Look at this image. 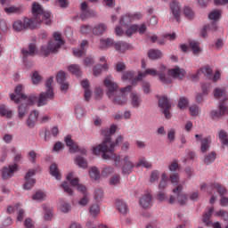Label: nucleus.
Returning a JSON list of instances; mask_svg holds the SVG:
<instances>
[{"label":"nucleus","mask_w":228,"mask_h":228,"mask_svg":"<svg viewBox=\"0 0 228 228\" xmlns=\"http://www.w3.org/2000/svg\"><path fill=\"white\" fill-rule=\"evenodd\" d=\"M109 99H110L113 104H118V106H124L125 104H127V94L116 93Z\"/></svg>","instance_id":"11"},{"label":"nucleus","mask_w":228,"mask_h":228,"mask_svg":"<svg viewBox=\"0 0 228 228\" xmlns=\"http://www.w3.org/2000/svg\"><path fill=\"white\" fill-rule=\"evenodd\" d=\"M114 47H115L116 51H118V53L122 54V53H126V51H127V49H129V45L124 41H118V42L114 43Z\"/></svg>","instance_id":"27"},{"label":"nucleus","mask_w":228,"mask_h":228,"mask_svg":"<svg viewBox=\"0 0 228 228\" xmlns=\"http://www.w3.org/2000/svg\"><path fill=\"white\" fill-rule=\"evenodd\" d=\"M117 125H111L110 128L103 130L102 134L105 136L102 143L93 148V154L97 156V154H102V159H113L115 167H120V155L115 154V150L117 147L124 142V136L119 135L117 137L116 141H111V136L117 133Z\"/></svg>","instance_id":"1"},{"label":"nucleus","mask_w":228,"mask_h":228,"mask_svg":"<svg viewBox=\"0 0 228 228\" xmlns=\"http://www.w3.org/2000/svg\"><path fill=\"white\" fill-rule=\"evenodd\" d=\"M25 228H35V223L30 217H27L24 221Z\"/></svg>","instance_id":"63"},{"label":"nucleus","mask_w":228,"mask_h":228,"mask_svg":"<svg viewBox=\"0 0 228 228\" xmlns=\"http://www.w3.org/2000/svg\"><path fill=\"white\" fill-rule=\"evenodd\" d=\"M61 211L62 213H69L70 211V204L67 202H62L61 204Z\"/></svg>","instance_id":"64"},{"label":"nucleus","mask_w":228,"mask_h":228,"mask_svg":"<svg viewBox=\"0 0 228 228\" xmlns=\"http://www.w3.org/2000/svg\"><path fill=\"white\" fill-rule=\"evenodd\" d=\"M11 101H14L16 104L19 102H28V105L37 103V98L35 94H29L28 96L24 94V87L22 85H18L15 88V94L10 95Z\"/></svg>","instance_id":"3"},{"label":"nucleus","mask_w":228,"mask_h":228,"mask_svg":"<svg viewBox=\"0 0 228 228\" xmlns=\"http://www.w3.org/2000/svg\"><path fill=\"white\" fill-rule=\"evenodd\" d=\"M210 147H211V136H207L200 139V151L203 154H206V152H208Z\"/></svg>","instance_id":"26"},{"label":"nucleus","mask_w":228,"mask_h":228,"mask_svg":"<svg viewBox=\"0 0 228 228\" xmlns=\"http://www.w3.org/2000/svg\"><path fill=\"white\" fill-rule=\"evenodd\" d=\"M100 213H101V207H99V204L94 203L90 207L89 214H90V216H93V218H97Z\"/></svg>","instance_id":"35"},{"label":"nucleus","mask_w":228,"mask_h":228,"mask_svg":"<svg viewBox=\"0 0 228 228\" xmlns=\"http://www.w3.org/2000/svg\"><path fill=\"white\" fill-rule=\"evenodd\" d=\"M121 165L122 174L124 175H129V174H133L134 162L131 160V157H129V155H126L123 158Z\"/></svg>","instance_id":"7"},{"label":"nucleus","mask_w":228,"mask_h":228,"mask_svg":"<svg viewBox=\"0 0 228 228\" xmlns=\"http://www.w3.org/2000/svg\"><path fill=\"white\" fill-rule=\"evenodd\" d=\"M213 187L216 188L217 193H219V195H221V197H224V195H225V193H227V189H225L220 183H214Z\"/></svg>","instance_id":"49"},{"label":"nucleus","mask_w":228,"mask_h":228,"mask_svg":"<svg viewBox=\"0 0 228 228\" xmlns=\"http://www.w3.org/2000/svg\"><path fill=\"white\" fill-rule=\"evenodd\" d=\"M61 44H63L61 34L56 32L53 36V39L48 42V45L41 47L40 54H42V56H49V54L56 53V51L61 47Z\"/></svg>","instance_id":"4"},{"label":"nucleus","mask_w":228,"mask_h":228,"mask_svg":"<svg viewBox=\"0 0 228 228\" xmlns=\"http://www.w3.org/2000/svg\"><path fill=\"white\" fill-rule=\"evenodd\" d=\"M110 183L111 186H117V184L120 183V175H115L112 177H110Z\"/></svg>","instance_id":"61"},{"label":"nucleus","mask_w":228,"mask_h":228,"mask_svg":"<svg viewBox=\"0 0 228 228\" xmlns=\"http://www.w3.org/2000/svg\"><path fill=\"white\" fill-rule=\"evenodd\" d=\"M75 115L77 117V118H81V117L85 115V110H83L80 105H77L75 107Z\"/></svg>","instance_id":"60"},{"label":"nucleus","mask_w":228,"mask_h":228,"mask_svg":"<svg viewBox=\"0 0 228 228\" xmlns=\"http://www.w3.org/2000/svg\"><path fill=\"white\" fill-rule=\"evenodd\" d=\"M65 143L67 147L69 148V152H80V154H86V151L85 149H79V146L72 140V137L69 135L64 138Z\"/></svg>","instance_id":"10"},{"label":"nucleus","mask_w":228,"mask_h":228,"mask_svg":"<svg viewBox=\"0 0 228 228\" xmlns=\"http://www.w3.org/2000/svg\"><path fill=\"white\" fill-rule=\"evenodd\" d=\"M219 140L223 145L224 143H227L228 138H227V132H225V130L219 131Z\"/></svg>","instance_id":"56"},{"label":"nucleus","mask_w":228,"mask_h":228,"mask_svg":"<svg viewBox=\"0 0 228 228\" xmlns=\"http://www.w3.org/2000/svg\"><path fill=\"white\" fill-rule=\"evenodd\" d=\"M45 194L40 191H37L33 196V200H37L38 202H42L43 200H45Z\"/></svg>","instance_id":"50"},{"label":"nucleus","mask_w":228,"mask_h":228,"mask_svg":"<svg viewBox=\"0 0 228 228\" xmlns=\"http://www.w3.org/2000/svg\"><path fill=\"white\" fill-rule=\"evenodd\" d=\"M73 177H74V173L70 172L66 176V179L67 181L70 182V184L73 185L77 190V191H79L80 193H86V187L82 183H79L78 178H73Z\"/></svg>","instance_id":"9"},{"label":"nucleus","mask_w":228,"mask_h":228,"mask_svg":"<svg viewBox=\"0 0 228 228\" xmlns=\"http://www.w3.org/2000/svg\"><path fill=\"white\" fill-rule=\"evenodd\" d=\"M0 115L1 117H6L7 118H12V110H9L6 105H1L0 106Z\"/></svg>","instance_id":"42"},{"label":"nucleus","mask_w":228,"mask_h":228,"mask_svg":"<svg viewBox=\"0 0 228 228\" xmlns=\"http://www.w3.org/2000/svg\"><path fill=\"white\" fill-rule=\"evenodd\" d=\"M147 76H152L153 77H156V76H158V70L148 69L145 70V72H139L137 79L138 81H142V78L147 77Z\"/></svg>","instance_id":"28"},{"label":"nucleus","mask_w":228,"mask_h":228,"mask_svg":"<svg viewBox=\"0 0 228 228\" xmlns=\"http://www.w3.org/2000/svg\"><path fill=\"white\" fill-rule=\"evenodd\" d=\"M21 53L23 56H35V53H37V45H35V44H30L28 45V50L24 48Z\"/></svg>","instance_id":"34"},{"label":"nucleus","mask_w":228,"mask_h":228,"mask_svg":"<svg viewBox=\"0 0 228 228\" xmlns=\"http://www.w3.org/2000/svg\"><path fill=\"white\" fill-rule=\"evenodd\" d=\"M222 15V11L221 10H214L210 12L208 14V19L210 20H218V18Z\"/></svg>","instance_id":"48"},{"label":"nucleus","mask_w":228,"mask_h":228,"mask_svg":"<svg viewBox=\"0 0 228 228\" xmlns=\"http://www.w3.org/2000/svg\"><path fill=\"white\" fill-rule=\"evenodd\" d=\"M103 197H104V191L102 190L98 189L94 191V199L98 202H100V200H102Z\"/></svg>","instance_id":"59"},{"label":"nucleus","mask_w":228,"mask_h":228,"mask_svg":"<svg viewBox=\"0 0 228 228\" xmlns=\"http://www.w3.org/2000/svg\"><path fill=\"white\" fill-rule=\"evenodd\" d=\"M104 85L106 86L107 90V96L109 98L113 97L114 94L117 93V90H118V85L112 77H107L104 80Z\"/></svg>","instance_id":"8"},{"label":"nucleus","mask_w":228,"mask_h":228,"mask_svg":"<svg viewBox=\"0 0 228 228\" xmlns=\"http://www.w3.org/2000/svg\"><path fill=\"white\" fill-rule=\"evenodd\" d=\"M168 76L174 77V79H183L186 76V70L183 68L175 67L168 70Z\"/></svg>","instance_id":"15"},{"label":"nucleus","mask_w":228,"mask_h":228,"mask_svg":"<svg viewBox=\"0 0 228 228\" xmlns=\"http://www.w3.org/2000/svg\"><path fill=\"white\" fill-rule=\"evenodd\" d=\"M137 168L140 167H143V168H148L151 169L152 168V164L149 161H147V159H145L144 158L139 159L138 163L136 164Z\"/></svg>","instance_id":"45"},{"label":"nucleus","mask_w":228,"mask_h":228,"mask_svg":"<svg viewBox=\"0 0 228 228\" xmlns=\"http://www.w3.org/2000/svg\"><path fill=\"white\" fill-rule=\"evenodd\" d=\"M204 74L205 76H208V77H211V75L213 74V69H211L209 67H205L198 70V74Z\"/></svg>","instance_id":"55"},{"label":"nucleus","mask_w":228,"mask_h":228,"mask_svg":"<svg viewBox=\"0 0 228 228\" xmlns=\"http://www.w3.org/2000/svg\"><path fill=\"white\" fill-rule=\"evenodd\" d=\"M16 211H18L17 222H22L24 220V209L20 208V204L16 205Z\"/></svg>","instance_id":"52"},{"label":"nucleus","mask_w":228,"mask_h":228,"mask_svg":"<svg viewBox=\"0 0 228 228\" xmlns=\"http://www.w3.org/2000/svg\"><path fill=\"white\" fill-rule=\"evenodd\" d=\"M113 45H115V41L110 37L100 39L99 49L102 51H106L110 49V47H113Z\"/></svg>","instance_id":"21"},{"label":"nucleus","mask_w":228,"mask_h":228,"mask_svg":"<svg viewBox=\"0 0 228 228\" xmlns=\"http://www.w3.org/2000/svg\"><path fill=\"white\" fill-rule=\"evenodd\" d=\"M130 104L133 108H140L142 106V102H143V100L142 99V96L136 93L130 94Z\"/></svg>","instance_id":"19"},{"label":"nucleus","mask_w":228,"mask_h":228,"mask_svg":"<svg viewBox=\"0 0 228 228\" xmlns=\"http://www.w3.org/2000/svg\"><path fill=\"white\" fill-rule=\"evenodd\" d=\"M37 120H38V111L32 110L27 119L28 127L33 129V127H35V124H37Z\"/></svg>","instance_id":"24"},{"label":"nucleus","mask_w":228,"mask_h":228,"mask_svg":"<svg viewBox=\"0 0 228 228\" xmlns=\"http://www.w3.org/2000/svg\"><path fill=\"white\" fill-rule=\"evenodd\" d=\"M32 18H24L23 20H18L14 21L12 29L16 31V33H20V31H24L26 28H29L30 29L38 28V25L42 24V22H45L46 26H51V13L44 12L42 5L37 2L32 4Z\"/></svg>","instance_id":"2"},{"label":"nucleus","mask_w":228,"mask_h":228,"mask_svg":"<svg viewBox=\"0 0 228 228\" xmlns=\"http://www.w3.org/2000/svg\"><path fill=\"white\" fill-rule=\"evenodd\" d=\"M102 70H108V63L95 65L93 69L94 76H101Z\"/></svg>","instance_id":"37"},{"label":"nucleus","mask_w":228,"mask_h":228,"mask_svg":"<svg viewBox=\"0 0 228 228\" xmlns=\"http://www.w3.org/2000/svg\"><path fill=\"white\" fill-rule=\"evenodd\" d=\"M216 216H221L222 220L228 222V212L225 210H219L216 213Z\"/></svg>","instance_id":"62"},{"label":"nucleus","mask_w":228,"mask_h":228,"mask_svg":"<svg viewBox=\"0 0 228 228\" xmlns=\"http://www.w3.org/2000/svg\"><path fill=\"white\" fill-rule=\"evenodd\" d=\"M4 10L5 13H8L9 15L12 13H22V12H24V6L22 5L10 6V7H5Z\"/></svg>","instance_id":"31"},{"label":"nucleus","mask_w":228,"mask_h":228,"mask_svg":"<svg viewBox=\"0 0 228 228\" xmlns=\"http://www.w3.org/2000/svg\"><path fill=\"white\" fill-rule=\"evenodd\" d=\"M57 83H65L67 81V73L64 71H59L56 76Z\"/></svg>","instance_id":"51"},{"label":"nucleus","mask_w":228,"mask_h":228,"mask_svg":"<svg viewBox=\"0 0 228 228\" xmlns=\"http://www.w3.org/2000/svg\"><path fill=\"white\" fill-rule=\"evenodd\" d=\"M183 13L189 20H193V19H195V12H193V9L190 7H185Z\"/></svg>","instance_id":"47"},{"label":"nucleus","mask_w":228,"mask_h":228,"mask_svg":"<svg viewBox=\"0 0 228 228\" xmlns=\"http://www.w3.org/2000/svg\"><path fill=\"white\" fill-rule=\"evenodd\" d=\"M20 106L18 108V116L19 118L22 119L26 117L28 110H29V106H34L35 104L28 105V102H19Z\"/></svg>","instance_id":"22"},{"label":"nucleus","mask_w":228,"mask_h":228,"mask_svg":"<svg viewBox=\"0 0 228 228\" xmlns=\"http://www.w3.org/2000/svg\"><path fill=\"white\" fill-rule=\"evenodd\" d=\"M166 74H168V69H167V67H165L164 65H160L158 71V76L163 85H168V83H171L172 81L170 77H167Z\"/></svg>","instance_id":"16"},{"label":"nucleus","mask_w":228,"mask_h":228,"mask_svg":"<svg viewBox=\"0 0 228 228\" xmlns=\"http://www.w3.org/2000/svg\"><path fill=\"white\" fill-rule=\"evenodd\" d=\"M189 45L195 56H199V54L202 53V49L200 48V43L197 41H189Z\"/></svg>","instance_id":"29"},{"label":"nucleus","mask_w":228,"mask_h":228,"mask_svg":"<svg viewBox=\"0 0 228 228\" xmlns=\"http://www.w3.org/2000/svg\"><path fill=\"white\" fill-rule=\"evenodd\" d=\"M81 19H87V17H92V12L88 9V4L86 2L81 4Z\"/></svg>","instance_id":"32"},{"label":"nucleus","mask_w":228,"mask_h":228,"mask_svg":"<svg viewBox=\"0 0 228 228\" xmlns=\"http://www.w3.org/2000/svg\"><path fill=\"white\" fill-rule=\"evenodd\" d=\"M140 206H142L143 209H150V208H152V195L149 193L142 195L140 199Z\"/></svg>","instance_id":"17"},{"label":"nucleus","mask_w":228,"mask_h":228,"mask_svg":"<svg viewBox=\"0 0 228 228\" xmlns=\"http://www.w3.org/2000/svg\"><path fill=\"white\" fill-rule=\"evenodd\" d=\"M167 140L170 142H175V129L171 128L167 132Z\"/></svg>","instance_id":"58"},{"label":"nucleus","mask_w":228,"mask_h":228,"mask_svg":"<svg viewBox=\"0 0 228 228\" xmlns=\"http://www.w3.org/2000/svg\"><path fill=\"white\" fill-rule=\"evenodd\" d=\"M106 29H108V26H106V24L98 23L93 28V34L96 37H102V35L106 33Z\"/></svg>","instance_id":"25"},{"label":"nucleus","mask_w":228,"mask_h":228,"mask_svg":"<svg viewBox=\"0 0 228 228\" xmlns=\"http://www.w3.org/2000/svg\"><path fill=\"white\" fill-rule=\"evenodd\" d=\"M214 208H209L208 212H205L203 214L202 222L203 224H206V225H210L211 221L209 220L211 218V215H213Z\"/></svg>","instance_id":"39"},{"label":"nucleus","mask_w":228,"mask_h":228,"mask_svg":"<svg viewBox=\"0 0 228 228\" xmlns=\"http://www.w3.org/2000/svg\"><path fill=\"white\" fill-rule=\"evenodd\" d=\"M131 22H133V20H131V14H126L119 20L120 26H129Z\"/></svg>","instance_id":"44"},{"label":"nucleus","mask_w":228,"mask_h":228,"mask_svg":"<svg viewBox=\"0 0 228 228\" xmlns=\"http://www.w3.org/2000/svg\"><path fill=\"white\" fill-rule=\"evenodd\" d=\"M89 175L94 181H97L101 177V171L97 167H93L89 170Z\"/></svg>","instance_id":"40"},{"label":"nucleus","mask_w":228,"mask_h":228,"mask_svg":"<svg viewBox=\"0 0 228 228\" xmlns=\"http://www.w3.org/2000/svg\"><path fill=\"white\" fill-rule=\"evenodd\" d=\"M214 97L215 99H222L223 101H227V91H225V88L224 87H216L214 89Z\"/></svg>","instance_id":"23"},{"label":"nucleus","mask_w":228,"mask_h":228,"mask_svg":"<svg viewBox=\"0 0 228 228\" xmlns=\"http://www.w3.org/2000/svg\"><path fill=\"white\" fill-rule=\"evenodd\" d=\"M53 83H54V77H50L46 81V92L41 93L37 101V106H45L50 100L54 99V90L53 89Z\"/></svg>","instance_id":"5"},{"label":"nucleus","mask_w":228,"mask_h":228,"mask_svg":"<svg viewBox=\"0 0 228 228\" xmlns=\"http://www.w3.org/2000/svg\"><path fill=\"white\" fill-rule=\"evenodd\" d=\"M116 207H117V209L119 211V213H122V215H127L129 208H127V205L126 204V202L118 200L116 202Z\"/></svg>","instance_id":"33"},{"label":"nucleus","mask_w":228,"mask_h":228,"mask_svg":"<svg viewBox=\"0 0 228 228\" xmlns=\"http://www.w3.org/2000/svg\"><path fill=\"white\" fill-rule=\"evenodd\" d=\"M189 111H190V114L191 115V117H197L199 115V111H200L199 105H197V104L191 105L189 108Z\"/></svg>","instance_id":"54"},{"label":"nucleus","mask_w":228,"mask_h":228,"mask_svg":"<svg viewBox=\"0 0 228 228\" xmlns=\"http://www.w3.org/2000/svg\"><path fill=\"white\" fill-rule=\"evenodd\" d=\"M228 114L227 105L224 102H220L219 104V110H213L211 113V117L214 119L222 118L224 115Z\"/></svg>","instance_id":"14"},{"label":"nucleus","mask_w":228,"mask_h":228,"mask_svg":"<svg viewBox=\"0 0 228 228\" xmlns=\"http://www.w3.org/2000/svg\"><path fill=\"white\" fill-rule=\"evenodd\" d=\"M18 171H19V166H17V164H12L8 167H5L3 168V171H2V179L4 180L10 179V177H13V174H15V172H18Z\"/></svg>","instance_id":"12"},{"label":"nucleus","mask_w":228,"mask_h":228,"mask_svg":"<svg viewBox=\"0 0 228 228\" xmlns=\"http://www.w3.org/2000/svg\"><path fill=\"white\" fill-rule=\"evenodd\" d=\"M86 47H88V41L83 40L80 44V49H73L74 56H76L77 58H81V56H85V54H86Z\"/></svg>","instance_id":"18"},{"label":"nucleus","mask_w":228,"mask_h":228,"mask_svg":"<svg viewBox=\"0 0 228 228\" xmlns=\"http://www.w3.org/2000/svg\"><path fill=\"white\" fill-rule=\"evenodd\" d=\"M216 159V153L215 151H211L208 154L204 156V163L205 165H211V163H215Z\"/></svg>","instance_id":"36"},{"label":"nucleus","mask_w":228,"mask_h":228,"mask_svg":"<svg viewBox=\"0 0 228 228\" xmlns=\"http://www.w3.org/2000/svg\"><path fill=\"white\" fill-rule=\"evenodd\" d=\"M123 81H132V85H136L138 81V77H134V73L131 71L124 72L122 75Z\"/></svg>","instance_id":"30"},{"label":"nucleus","mask_w":228,"mask_h":228,"mask_svg":"<svg viewBox=\"0 0 228 228\" xmlns=\"http://www.w3.org/2000/svg\"><path fill=\"white\" fill-rule=\"evenodd\" d=\"M148 56L151 60H159L163 54L161 51L152 49L148 52Z\"/></svg>","instance_id":"43"},{"label":"nucleus","mask_w":228,"mask_h":228,"mask_svg":"<svg viewBox=\"0 0 228 228\" xmlns=\"http://www.w3.org/2000/svg\"><path fill=\"white\" fill-rule=\"evenodd\" d=\"M75 165L79 167V168H86L88 164L86 163V159L82 156H77L75 159Z\"/></svg>","instance_id":"41"},{"label":"nucleus","mask_w":228,"mask_h":228,"mask_svg":"<svg viewBox=\"0 0 228 228\" xmlns=\"http://www.w3.org/2000/svg\"><path fill=\"white\" fill-rule=\"evenodd\" d=\"M159 106L161 109L163 115H165L166 118H172V114H170V109L172 108V104L170 103V101H168V98H167L166 96L160 97L159 99Z\"/></svg>","instance_id":"6"},{"label":"nucleus","mask_w":228,"mask_h":228,"mask_svg":"<svg viewBox=\"0 0 228 228\" xmlns=\"http://www.w3.org/2000/svg\"><path fill=\"white\" fill-rule=\"evenodd\" d=\"M94 63H95V59L94 57H86L83 61V65H85V67H92Z\"/></svg>","instance_id":"57"},{"label":"nucleus","mask_w":228,"mask_h":228,"mask_svg":"<svg viewBox=\"0 0 228 228\" xmlns=\"http://www.w3.org/2000/svg\"><path fill=\"white\" fill-rule=\"evenodd\" d=\"M138 24H134L126 31V37H133L135 33H137Z\"/></svg>","instance_id":"53"},{"label":"nucleus","mask_w":228,"mask_h":228,"mask_svg":"<svg viewBox=\"0 0 228 228\" xmlns=\"http://www.w3.org/2000/svg\"><path fill=\"white\" fill-rule=\"evenodd\" d=\"M36 172L35 169H29L26 174L24 190L29 191L35 186V179H33V175H35Z\"/></svg>","instance_id":"13"},{"label":"nucleus","mask_w":228,"mask_h":228,"mask_svg":"<svg viewBox=\"0 0 228 228\" xmlns=\"http://www.w3.org/2000/svg\"><path fill=\"white\" fill-rule=\"evenodd\" d=\"M50 174L52 177H55L57 181L61 179V175H60V171L58 170V166L56 164H52L50 167Z\"/></svg>","instance_id":"38"},{"label":"nucleus","mask_w":228,"mask_h":228,"mask_svg":"<svg viewBox=\"0 0 228 228\" xmlns=\"http://www.w3.org/2000/svg\"><path fill=\"white\" fill-rule=\"evenodd\" d=\"M170 10L175 19L179 22V17L181 15V4L177 1H172L170 3Z\"/></svg>","instance_id":"20"},{"label":"nucleus","mask_w":228,"mask_h":228,"mask_svg":"<svg viewBox=\"0 0 228 228\" xmlns=\"http://www.w3.org/2000/svg\"><path fill=\"white\" fill-rule=\"evenodd\" d=\"M69 72L74 74L75 76H79L81 74V68L78 65L71 64L68 67Z\"/></svg>","instance_id":"46"}]
</instances>
